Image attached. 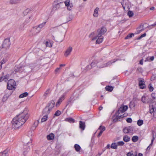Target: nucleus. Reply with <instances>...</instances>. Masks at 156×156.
I'll use <instances>...</instances> for the list:
<instances>
[{"mask_svg": "<svg viewBox=\"0 0 156 156\" xmlns=\"http://www.w3.org/2000/svg\"><path fill=\"white\" fill-rule=\"evenodd\" d=\"M97 38L98 39L96 41V43L97 44H99L100 43H101L102 41H103V37H102L101 36L100 37H98V35L97 36H95V37H93L92 38V41H94L96 39H97Z\"/></svg>", "mask_w": 156, "mask_h": 156, "instance_id": "ddd939ff", "label": "nucleus"}, {"mask_svg": "<svg viewBox=\"0 0 156 156\" xmlns=\"http://www.w3.org/2000/svg\"><path fill=\"white\" fill-rule=\"evenodd\" d=\"M107 30L105 27H101V29H98V36L100 37L102 35L104 34L106 31Z\"/></svg>", "mask_w": 156, "mask_h": 156, "instance_id": "f8f14e48", "label": "nucleus"}, {"mask_svg": "<svg viewBox=\"0 0 156 156\" xmlns=\"http://www.w3.org/2000/svg\"><path fill=\"white\" fill-rule=\"evenodd\" d=\"M123 131L125 133H128L131 131L130 127H125L123 129Z\"/></svg>", "mask_w": 156, "mask_h": 156, "instance_id": "aec40b11", "label": "nucleus"}, {"mask_svg": "<svg viewBox=\"0 0 156 156\" xmlns=\"http://www.w3.org/2000/svg\"><path fill=\"white\" fill-rule=\"evenodd\" d=\"M8 151L7 150H5L3 152L0 153V156H8Z\"/></svg>", "mask_w": 156, "mask_h": 156, "instance_id": "c85d7f7f", "label": "nucleus"}, {"mask_svg": "<svg viewBox=\"0 0 156 156\" xmlns=\"http://www.w3.org/2000/svg\"><path fill=\"white\" fill-rule=\"evenodd\" d=\"M138 139V137L137 136H133L132 139V141L134 142H136Z\"/></svg>", "mask_w": 156, "mask_h": 156, "instance_id": "f704fd0d", "label": "nucleus"}, {"mask_svg": "<svg viewBox=\"0 0 156 156\" xmlns=\"http://www.w3.org/2000/svg\"><path fill=\"white\" fill-rule=\"evenodd\" d=\"M99 10V8L97 7L94 10L93 16L94 17H97L98 16V11Z\"/></svg>", "mask_w": 156, "mask_h": 156, "instance_id": "4be33fe9", "label": "nucleus"}, {"mask_svg": "<svg viewBox=\"0 0 156 156\" xmlns=\"http://www.w3.org/2000/svg\"><path fill=\"white\" fill-rule=\"evenodd\" d=\"M74 147L75 149V150L77 152H79L81 149V148L80 146L78 144H75L74 146Z\"/></svg>", "mask_w": 156, "mask_h": 156, "instance_id": "393cba45", "label": "nucleus"}, {"mask_svg": "<svg viewBox=\"0 0 156 156\" xmlns=\"http://www.w3.org/2000/svg\"><path fill=\"white\" fill-rule=\"evenodd\" d=\"M148 88L150 91L151 92L153 90L154 88L153 87L151 86V84L149 85Z\"/></svg>", "mask_w": 156, "mask_h": 156, "instance_id": "09e8293b", "label": "nucleus"}, {"mask_svg": "<svg viewBox=\"0 0 156 156\" xmlns=\"http://www.w3.org/2000/svg\"><path fill=\"white\" fill-rule=\"evenodd\" d=\"M41 30L39 29L37 26L34 27L31 30L32 34L33 35H36L38 34Z\"/></svg>", "mask_w": 156, "mask_h": 156, "instance_id": "9d476101", "label": "nucleus"}, {"mask_svg": "<svg viewBox=\"0 0 156 156\" xmlns=\"http://www.w3.org/2000/svg\"><path fill=\"white\" fill-rule=\"evenodd\" d=\"M31 142V140L30 139V142L25 143V144L24 145L23 150V154L24 155H26L28 153V152L29 151L30 148L29 146H27L29 144H30Z\"/></svg>", "mask_w": 156, "mask_h": 156, "instance_id": "423d86ee", "label": "nucleus"}, {"mask_svg": "<svg viewBox=\"0 0 156 156\" xmlns=\"http://www.w3.org/2000/svg\"><path fill=\"white\" fill-rule=\"evenodd\" d=\"M128 108V107L127 105L121 106L115 113L116 117L113 119V121L116 122L118 121L119 119L125 116L124 115L125 114L123 113Z\"/></svg>", "mask_w": 156, "mask_h": 156, "instance_id": "f03ea898", "label": "nucleus"}, {"mask_svg": "<svg viewBox=\"0 0 156 156\" xmlns=\"http://www.w3.org/2000/svg\"><path fill=\"white\" fill-rule=\"evenodd\" d=\"M118 59H115L112 60L111 61H110L106 63V65H107V67L110 66L112 64V63H114L116 62L118 60Z\"/></svg>", "mask_w": 156, "mask_h": 156, "instance_id": "412c9836", "label": "nucleus"}, {"mask_svg": "<svg viewBox=\"0 0 156 156\" xmlns=\"http://www.w3.org/2000/svg\"><path fill=\"white\" fill-rule=\"evenodd\" d=\"M146 35V33H144V34L141 35V36L139 38V39H140L141 38L145 37Z\"/></svg>", "mask_w": 156, "mask_h": 156, "instance_id": "052dcab7", "label": "nucleus"}, {"mask_svg": "<svg viewBox=\"0 0 156 156\" xmlns=\"http://www.w3.org/2000/svg\"><path fill=\"white\" fill-rule=\"evenodd\" d=\"M154 56H152L151 57H148L146 58L145 60V62H150L154 60Z\"/></svg>", "mask_w": 156, "mask_h": 156, "instance_id": "b1692460", "label": "nucleus"}, {"mask_svg": "<svg viewBox=\"0 0 156 156\" xmlns=\"http://www.w3.org/2000/svg\"><path fill=\"white\" fill-rule=\"evenodd\" d=\"M65 121L70 123H74L75 122L74 119L71 118H66L65 119Z\"/></svg>", "mask_w": 156, "mask_h": 156, "instance_id": "bb28decb", "label": "nucleus"}, {"mask_svg": "<svg viewBox=\"0 0 156 156\" xmlns=\"http://www.w3.org/2000/svg\"><path fill=\"white\" fill-rule=\"evenodd\" d=\"M126 121L127 122L129 123H131L132 121V120L131 118H127V119L126 120Z\"/></svg>", "mask_w": 156, "mask_h": 156, "instance_id": "6e6d98bb", "label": "nucleus"}, {"mask_svg": "<svg viewBox=\"0 0 156 156\" xmlns=\"http://www.w3.org/2000/svg\"><path fill=\"white\" fill-rule=\"evenodd\" d=\"M98 129L101 130V131L103 132L105 130V128L104 126H100V127L98 128Z\"/></svg>", "mask_w": 156, "mask_h": 156, "instance_id": "a19ab883", "label": "nucleus"}, {"mask_svg": "<svg viewBox=\"0 0 156 156\" xmlns=\"http://www.w3.org/2000/svg\"><path fill=\"white\" fill-rule=\"evenodd\" d=\"M61 101H60L59 99L56 103V106L57 107L58 106H59L60 105V104L61 103Z\"/></svg>", "mask_w": 156, "mask_h": 156, "instance_id": "4d7b16f0", "label": "nucleus"}, {"mask_svg": "<svg viewBox=\"0 0 156 156\" xmlns=\"http://www.w3.org/2000/svg\"><path fill=\"white\" fill-rule=\"evenodd\" d=\"M62 4V2H60L59 3H57L55 5V8L56 9H59L61 5Z\"/></svg>", "mask_w": 156, "mask_h": 156, "instance_id": "a18cd8bd", "label": "nucleus"}, {"mask_svg": "<svg viewBox=\"0 0 156 156\" xmlns=\"http://www.w3.org/2000/svg\"><path fill=\"white\" fill-rule=\"evenodd\" d=\"M154 7H152L150 8V9L151 10H154Z\"/></svg>", "mask_w": 156, "mask_h": 156, "instance_id": "774afa93", "label": "nucleus"}, {"mask_svg": "<svg viewBox=\"0 0 156 156\" xmlns=\"http://www.w3.org/2000/svg\"><path fill=\"white\" fill-rule=\"evenodd\" d=\"M64 3L66 6L67 7L68 10H71L73 6V4L72 3H70L69 0H66L64 2Z\"/></svg>", "mask_w": 156, "mask_h": 156, "instance_id": "4468645a", "label": "nucleus"}, {"mask_svg": "<svg viewBox=\"0 0 156 156\" xmlns=\"http://www.w3.org/2000/svg\"><path fill=\"white\" fill-rule=\"evenodd\" d=\"M106 90L110 92L112 91L113 89V87L111 86H107L105 87Z\"/></svg>", "mask_w": 156, "mask_h": 156, "instance_id": "a878e982", "label": "nucleus"}, {"mask_svg": "<svg viewBox=\"0 0 156 156\" xmlns=\"http://www.w3.org/2000/svg\"><path fill=\"white\" fill-rule=\"evenodd\" d=\"M28 95V93L27 92H25L20 94L19 96V98H22L27 96Z\"/></svg>", "mask_w": 156, "mask_h": 156, "instance_id": "7c9ffc66", "label": "nucleus"}, {"mask_svg": "<svg viewBox=\"0 0 156 156\" xmlns=\"http://www.w3.org/2000/svg\"><path fill=\"white\" fill-rule=\"evenodd\" d=\"M134 36V34L133 33L127 35V36L125 37V39L131 38Z\"/></svg>", "mask_w": 156, "mask_h": 156, "instance_id": "ea45409f", "label": "nucleus"}, {"mask_svg": "<svg viewBox=\"0 0 156 156\" xmlns=\"http://www.w3.org/2000/svg\"><path fill=\"white\" fill-rule=\"evenodd\" d=\"M55 102L53 100L51 101L48 104V106L46 107L43 110V113L48 115L49 114L55 105Z\"/></svg>", "mask_w": 156, "mask_h": 156, "instance_id": "7ed1b4c3", "label": "nucleus"}, {"mask_svg": "<svg viewBox=\"0 0 156 156\" xmlns=\"http://www.w3.org/2000/svg\"><path fill=\"white\" fill-rule=\"evenodd\" d=\"M144 29L143 26V25H141L140 26L139 28V30H137L138 31V33H140L141 31H143Z\"/></svg>", "mask_w": 156, "mask_h": 156, "instance_id": "79ce46f5", "label": "nucleus"}, {"mask_svg": "<svg viewBox=\"0 0 156 156\" xmlns=\"http://www.w3.org/2000/svg\"><path fill=\"white\" fill-rule=\"evenodd\" d=\"M123 140L125 142H128L130 140V138L127 136H125L123 137Z\"/></svg>", "mask_w": 156, "mask_h": 156, "instance_id": "cd10ccee", "label": "nucleus"}, {"mask_svg": "<svg viewBox=\"0 0 156 156\" xmlns=\"http://www.w3.org/2000/svg\"><path fill=\"white\" fill-rule=\"evenodd\" d=\"M50 93V89H48L44 93V96L45 97V98H46V96L49 94Z\"/></svg>", "mask_w": 156, "mask_h": 156, "instance_id": "4c0bfd02", "label": "nucleus"}, {"mask_svg": "<svg viewBox=\"0 0 156 156\" xmlns=\"http://www.w3.org/2000/svg\"><path fill=\"white\" fill-rule=\"evenodd\" d=\"M11 92H10V93H9V94L8 95V96L6 95V94H5V95L4 96V98H6V99H7L8 98V97L10 95H11Z\"/></svg>", "mask_w": 156, "mask_h": 156, "instance_id": "bf43d9fd", "label": "nucleus"}, {"mask_svg": "<svg viewBox=\"0 0 156 156\" xmlns=\"http://www.w3.org/2000/svg\"><path fill=\"white\" fill-rule=\"evenodd\" d=\"M24 67L23 66H22V64L21 63L19 65L16 66L15 67L14 71L16 73V72H21L23 71L25 69H24Z\"/></svg>", "mask_w": 156, "mask_h": 156, "instance_id": "0eeeda50", "label": "nucleus"}, {"mask_svg": "<svg viewBox=\"0 0 156 156\" xmlns=\"http://www.w3.org/2000/svg\"><path fill=\"white\" fill-rule=\"evenodd\" d=\"M152 144H151H151H150L147 147V150H149L150 149L151 147L152 146Z\"/></svg>", "mask_w": 156, "mask_h": 156, "instance_id": "69168bd1", "label": "nucleus"}, {"mask_svg": "<svg viewBox=\"0 0 156 156\" xmlns=\"http://www.w3.org/2000/svg\"><path fill=\"white\" fill-rule=\"evenodd\" d=\"M127 156H135L132 152H129L127 153L126 154Z\"/></svg>", "mask_w": 156, "mask_h": 156, "instance_id": "603ef678", "label": "nucleus"}, {"mask_svg": "<svg viewBox=\"0 0 156 156\" xmlns=\"http://www.w3.org/2000/svg\"><path fill=\"white\" fill-rule=\"evenodd\" d=\"M46 23V22H44L37 26L41 31V29L45 26Z\"/></svg>", "mask_w": 156, "mask_h": 156, "instance_id": "c756f323", "label": "nucleus"}, {"mask_svg": "<svg viewBox=\"0 0 156 156\" xmlns=\"http://www.w3.org/2000/svg\"><path fill=\"white\" fill-rule=\"evenodd\" d=\"M38 121H36L34 122L33 125L32 126V128L34 127V129H35L38 126Z\"/></svg>", "mask_w": 156, "mask_h": 156, "instance_id": "de8ad7c7", "label": "nucleus"}, {"mask_svg": "<svg viewBox=\"0 0 156 156\" xmlns=\"http://www.w3.org/2000/svg\"><path fill=\"white\" fill-rule=\"evenodd\" d=\"M7 60L6 59H3L1 62L0 64L2 65L5 63L7 61Z\"/></svg>", "mask_w": 156, "mask_h": 156, "instance_id": "5fc2aeb1", "label": "nucleus"}, {"mask_svg": "<svg viewBox=\"0 0 156 156\" xmlns=\"http://www.w3.org/2000/svg\"><path fill=\"white\" fill-rule=\"evenodd\" d=\"M85 127V124L84 122H83L82 121L79 122V128L80 129L82 130H84Z\"/></svg>", "mask_w": 156, "mask_h": 156, "instance_id": "dca6fc26", "label": "nucleus"}, {"mask_svg": "<svg viewBox=\"0 0 156 156\" xmlns=\"http://www.w3.org/2000/svg\"><path fill=\"white\" fill-rule=\"evenodd\" d=\"M98 63V62L97 60L93 61L90 64L91 67L95 66Z\"/></svg>", "mask_w": 156, "mask_h": 156, "instance_id": "c9c22d12", "label": "nucleus"}, {"mask_svg": "<svg viewBox=\"0 0 156 156\" xmlns=\"http://www.w3.org/2000/svg\"><path fill=\"white\" fill-rule=\"evenodd\" d=\"M45 44L47 47H52V44L50 41H47L45 43Z\"/></svg>", "mask_w": 156, "mask_h": 156, "instance_id": "e433bc0d", "label": "nucleus"}, {"mask_svg": "<svg viewBox=\"0 0 156 156\" xmlns=\"http://www.w3.org/2000/svg\"><path fill=\"white\" fill-rule=\"evenodd\" d=\"M143 123V121L141 120H139L137 122V124L139 126H141Z\"/></svg>", "mask_w": 156, "mask_h": 156, "instance_id": "37998d69", "label": "nucleus"}, {"mask_svg": "<svg viewBox=\"0 0 156 156\" xmlns=\"http://www.w3.org/2000/svg\"><path fill=\"white\" fill-rule=\"evenodd\" d=\"M102 133L103 132L100 131V133L98 135V137H99L101 135Z\"/></svg>", "mask_w": 156, "mask_h": 156, "instance_id": "338daca9", "label": "nucleus"}, {"mask_svg": "<svg viewBox=\"0 0 156 156\" xmlns=\"http://www.w3.org/2000/svg\"><path fill=\"white\" fill-rule=\"evenodd\" d=\"M21 0H10L9 3L12 4H15L20 2Z\"/></svg>", "mask_w": 156, "mask_h": 156, "instance_id": "5701e85b", "label": "nucleus"}, {"mask_svg": "<svg viewBox=\"0 0 156 156\" xmlns=\"http://www.w3.org/2000/svg\"><path fill=\"white\" fill-rule=\"evenodd\" d=\"M11 43L10 42V39L9 38L5 39L3 43L2 44V49L5 50L9 48L10 45Z\"/></svg>", "mask_w": 156, "mask_h": 156, "instance_id": "39448f33", "label": "nucleus"}, {"mask_svg": "<svg viewBox=\"0 0 156 156\" xmlns=\"http://www.w3.org/2000/svg\"><path fill=\"white\" fill-rule=\"evenodd\" d=\"M72 48L71 47H69L66 51L64 54L65 56L67 57L70 55L72 50Z\"/></svg>", "mask_w": 156, "mask_h": 156, "instance_id": "2eb2a0df", "label": "nucleus"}, {"mask_svg": "<svg viewBox=\"0 0 156 156\" xmlns=\"http://www.w3.org/2000/svg\"><path fill=\"white\" fill-rule=\"evenodd\" d=\"M61 114V112L59 110L57 111L55 113L54 115V117H55V116H58L60 115Z\"/></svg>", "mask_w": 156, "mask_h": 156, "instance_id": "473e14b6", "label": "nucleus"}, {"mask_svg": "<svg viewBox=\"0 0 156 156\" xmlns=\"http://www.w3.org/2000/svg\"><path fill=\"white\" fill-rule=\"evenodd\" d=\"M151 97L153 100H154V102H155L156 101V98L155 97V95L153 93L151 95Z\"/></svg>", "mask_w": 156, "mask_h": 156, "instance_id": "864d4df0", "label": "nucleus"}, {"mask_svg": "<svg viewBox=\"0 0 156 156\" xmlns=\"http://www.w3.org/2000/svg\"><path fill=\"white\" fill-rule=\"evenodd\" d=\"M121 3L124 10L129 9V3L128 1L124 0L121 2Z\"/></svg>", "mask_w": 156, "mask_h": 156, "instance_id": "6e6552de", "label": "nucleus"}, {"mask_svg": "<svg viewBox=\"0 0 156 156\" xmlns=\"http://www.w3.org/2000/svg\"><path fill=\"white\" fill-rule=\"evenodd\" d=\"M28 108H25L22 113L14 118L12 121V127L15 129L19 128L28 119L29 115Z\"/></svg>", "mask_w": 156, "mask_h": 156, "instance_id": "f257e3e1", "label": "nucleus"}, {"mask_svg": "<svg viewBox=\"0 0 156 156\" xmlns=\"http://www.w3.org/2000/svg\"><path fill=\"white\" fill-rule=\"evenodd\" d=\"M148 97L147 96H143L142 98V101L145 103H147L149 102V101L148 100Z\"/></svg>", "mask_w": 156, "mask_h": 156, "instance_id": "f3484780", "label": "nucleus"}, {"mask_svg": "<svg viewBox=\"0 0 156 156\" xmlns=\"http://www.w3.org/2000/svg\"><path fill=\"white\" fill-rule=\"evenodd\" d=\"M139 84L140 88L141 89H144L145 87L144 82L143 80H141L139 81Z\"/></svg>", "mask_w": 156, "mask_h": 156, "instance_id": "a211bd4d", "label": "nucleus"}, {"mask_svg": "<svg viewBox=\"0 0 156 156\" xmlns=\"http://www.w3.org/2000/svg\"><path fill=\"white\" fill-rule=\"evenodd\" d=\"M3 80L5 81V79L4 76H2L0 77V82L2 81Z\"/></svg>", "mask_w": 156, "mask_h": 156, "instance_id": "0e129e2a", "label": "nucleus"}, {"mask_svg": "<svg viewBox=\"0 0 156 156\" xmlns=\"http://www.w3.org/2000/svg\"><path fill=\"white\" fill-rule=\"evenodd\" d=\"M117 146H122L125 144V143L123 141H120L116 142Z\"/></svg>", "mask_w": 156, "mask_h": 156, "instance_id": "2f4dec72", "label": "nucleus"}, {"mask_svg": "<svg viewBox=\"0 0 156 156\" xmlns=\"http://www.w3.org/2000/svg\"><path fill=\"white\" fill-rule=\"evenodd\" d=\"M16 83L15 81L12 79L9 80L7 84V88L9 90H12L16 88Z\"/></svg>", "mask_w": 156, "mask_h": 156, "instance_id": "20e7f679", "label": "nucleus"}, {"mask_svg": "<svg viewBox=\"0 0 156 156\" xmlns=\"http://www.w3.org/2000/svg\"><path fill=\"white\" fill-rule=\"evenodd\" d=\"M94 34H95V33L94 32L92 33L89 36L90 37H92L94 35Z\"/></svg>", "mask_w": 156, "mask_h": 156, "instance_id": "680f3d73", "label": "nucleus"}, {"mask_svg": "<svg viewBox=\"0 0 156 156\" xmlns=\"http://www.w3.org/2000/svg\"><path fill=\"white\" fill-rule=\"evenodd\" d=\"M111 147L112 149H116L117 148L116 143H113L111 146Z\"/></svg>", "mask_w": 156, "mask_h": 156, "instance_id": "72a5a7b5", "label": "nucleus"}, {"mask_svg": "<svg viewBox=\"0 0 156 156\" xmlns=\"http://www.w3.org/2000/svg\"><path fill=\"white\" fill-rule=\"evenodd\" d=\"M9 76L8 75H5V76H4V77L5 79V82H6L7 80L8 79Z\"/></svg>", "mask_w": 156, "mask_h": 156, "instance_id": "13d9d810", "label": "nucleus"}, {"mask_svg": "<svg viewBox=\"0 0 156 156\" xmlns=\"http://www.w3.org/2000/svg\"><path fill=\"white\" fill-rule=\"evenodd\" d=\"M150 112L151 113H153V115L154 117L156 118V102L154 105H153L150 109Z\"/></svg>", "mask_w": 156, "mask_h": 156, "instance_id": "1a4fd4ad", "label": "nucleus"}, {"mask_svg": "<svg viewBox=\"0 0 156 156\" xmlns=\"http://www.w3.org/2000/svg\"><path fill=\"white\" fill-rule=\"evenodd\" d=\"M66 94V93L63 94L59 99L60 101H61L62 102L64 100Z\"/></svg>", "mask_w": 156, "mask_h": 156, "instance_id": "49530a36", "label": "nucleus"}, {"mask_svg": "<svg viewBox=\"0 0 156 156\" xmlns=\"http://www.w3.org/2000/svg\"><path fill=\"white\" fill-rule=\"evenodd\" d=\"M140 64L141 65H143V59H141L140 61Z\"/></svg>", "mask_w": 156, "mask_h": 156, "instance_id": "e2e57ef3", "label": "nucleus"}, {"mask_svg": "<svg viewBox=\"0 0 156 156\" xmlns=\"http://www.w3.org/2000/svg\"><path fill=\"white\" fill-rule=\"evenodd\" d=\"M154 132H152L153 139L151 140V144H153V141H154V139H155V138L156 137V135H154Z\"/></svg>", "mask_w": 156, "mask_h": 156, "instance_id": "8fccbe9b", "label": "nucleus"}, {"mask_svg": "<svg viewBox=\"0 0 156 156\" xmlns=\"http://www.w3.org/2000/svg\"><path fill=\"white\" fill-rule=\"evenodd\" d=\"M106 65V63L103 64L101 65L100 66L99 65H98V66H99V68H102L104 67H107V65Z\"/></svg>", "mask_w": 156, "mask_h": 156, "instance_id": "3c124183", "label": "nucleus"}, {"mask_svg": "<svg viewBox=\"0 0 156 156\" xmlns=\"http://www.w3.org/2000/svg\"><path fill=\"white\" fill-rule=\"evenodd\" d=\"M133 13L132 11H129L128 12V15L129 17H131L133 16Z\"/></svg>", "mask_w": 156, "mask_h": 156, "instance_id": "c03bdc74", "label": "nucleus"}, {"mask_svg": "<svg viewBox=\"0 0 156 156\" xmlns=\"http://www.w3.org/2000/svg\"><path fill=\"white\" fill-rule=\"evenodd\" d=\"M36 66V65L35 64L31 63L29 64V66H25V69L27 70L28 71H32L34 69H36L35 68Z\"/></svg>", "mask_w": 156, "mask_h": 156, "instance_id": "9b49d317", "label": "nucleus"}, {"mask_svg": "<svg viewBox=\"0 0 156 156\" xmlns=\"http://www.w3.org/2000/svg\"><path fill=\"white\" fill-rule=\"evenodd\" d=\"M48 118V117L47 115L44 116L41 119V121L43 122L46 121L47 120Z\"/></svg>", "mask_w": 156, "mask_h": 156, "instance_id": "58836bf2", "label": "nucleus"}, {"mask_svg": "<svg viewBox=\"0 0 156 156\" xmlns=\"http://www.w3.org/2000/svg\"><path fill=\"white\" fill-rule=\"evenodd\" d=\"M54 136H55L54 134L52 133H51L47 136V139L48 140H52L54 139Z\"/></svg>", "mask_w": 156, "mask_h": 156, "instance_id": "6ab92c4d", "label": "nucleus"}]
</instances>
